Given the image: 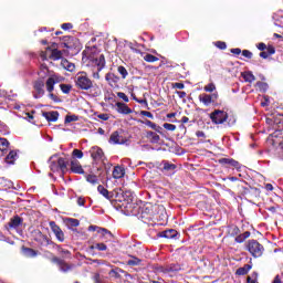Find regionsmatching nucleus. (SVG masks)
<instances>
[{
	"instance_id": "1",
	"label": "nucleus",
	"mask_w": 283,
	"mask_h": 283,
	"mask_svg": "<svg viewBox=\"0 0 283 283\" xmlns=\"http://www.w3.org/2000/svg\"><path fill=\"white\" fill-rule=\"evenodd\" d=\"M156 209H158V207L156 206H149V207H145L142 210L140 213V220L142 222H144V224H147L148 228L145 229L144 232V238H158V231H156V228L154 227H158L156 221L158 217H156Z\"/></svg>"
},
{
	"instance_id": "2",
	"label": "nucleus",
	"mask_w": 283,
	"mask_h": 283,
	"mask_svg": "<svg viewBox=\"0 0 283 283\" xmlns=\"http://www.w3.org/2000/svg\"><path fill=\"white\" fill-rule=\"evenodd\" d=\"M74 83L77 90H82L84 92H88V90H92V87H94V81L90 78L87 72H78L75 75Z\"/></svg>"
},
{
	"instance_id": "3",
	"label": "nucleus",
	"mask_w": 283,
	"mask_h": 283,
	"mask_svg": "<svg viewBox=\"0 0 283 283\" xmlns=\"http://www.w3.org/2000/svg\"><path fill=\"white\" fill-rule=\"evenodd\" d=\"M157 273H163L164 275H168V277H176L180 271H182V265L180 263H168L165 265H157L155 268Z\"/></svg>"
},
{
	"instance_id": "4",
	"label": "nucleus",
	"mask_w": 283,
	"mask_h": 283,
	"mask_svg": "<svg viewBox=\"0 0 283 283\" xmlns=\"http://www.w3.org/2000/svg\"><path fill=\"white\" fill-rule=\"evenodd\" d=\"M245 251H249L252 258H262L264 255V245L258 240L251 239L245 243Z\"/></svg>"
},
{
	"instance_id": "5",
	"label": "nucleus",
	"mask_w": 283,
	"mask_h": 283,
	"mask_svg": "<svg viewBox=\"0 0 283 283\" xmlns=\"http://www.w3.org/2000/svg\"><path fill=\"white\" fill-rule=\"evenodd\" d=\"M214 163H218V165H221V167H223L224 169H241V165L240 161L230 158V157H219L218 155H214Z\"/></svg>"
},
{
	"instance_id": "6",
	"label": "nucleus",
	"mask_w": 283,
	"mask_h": 283,
	"mask_svg": "<svg viewBox=\"0 0 283 283\" xmlns=\"http://www.w3.org/2000/svg\"><path fill=\"white\" fill-rule=\"evenodd\" d=\"M52 264H56L59 271H61V273H70V271H74V268L76 265H74V263H70L67 261H65V259L59 258V256H53L51 259Z\"/></svg>"
},
{
	"instance_id": "7",
	"label": "nucleus",
	"mask_w": 283,
	"mask_h": 283,
	"mask_svg": "<svg viewBox=\"0 0 283 283\" xmlns=\"http://www.w3.org/2000/svg\"><path fill=\"white\" fill-rule=\"evenodd\" d=\"M31 235L34 240V242H38L40 247H53L54 241H52L50 238H48V234H43L41 230H33L31 232Z\"/></svg>"
},
{
	"instance_id": "8",
	"label": "nucleus",
	"mask_w": 283,
	"mask_h": 283,
	"mask_svg": "<svg viewBox=\"0 0 283 283\" xmlns=\"http://www.w3.org/2000/svg\"><path fill=\"white\" fill-rule=\"evenodd\" d=\"M20 227H23V218H21L19 214L13 216L4 226L7 231H19Z\"/></svg>"
},
{
	"instance_id": "9",
	"label": "nucleus",
	"mask_w": 283,
	"mask_h": 283,
	"mask_svg": "<svg viewBox=\"0 0 283 283\" xmlns=\"http://www.w3.org/2000/svg\"><path fill=\"white\" fill-rule=\"evenodd\" d=\"M105 81L108 83L109 87L113 90H119L120 88V77L116 75L115 73H106L105 74Z\"/></svg>"
},
{
	"instance_id": "10",
	"label": "nucleus",
	"mask_w": 283,
	"mask_h": 283,
	"mask_svg": "<svg viewBox=\"0 0 283 283\" xmlns=\"http://www.w3.org/2000/svg\"><path fill=\"white\" fill-rule=\"evenodd\" d=\"M49 227H50L51 231L54 233L57 242H65V233L63 232L61 227H59V224H56V221H50Z\"/></svg>"
},
{
	"instance_id": "11",
	"label": "nucleus",
	"mask_w": 283,
	"mask_h": 283,
	"mask_svg": "<svg viewBox=\"0 0 283 283\" xmlns=\"http://www.w3.org/2000/svg\"><path fill=\"white\" fill-rule=\"evenodd\" d=\"M45 82L43 80H36L33 83V90L35 93H33L34 98H42V96H45Z\"/></svg>"
},
{
	"instance_id": "12",
	"label": "nucleus",
	"mask_w": 283,
	"mask_h": 283,
	"mask_svg": "<svg viewBox=\"0 0 283 283\" xmlns=\"http://www.w3.org/2000/svg\"><path fill=\"white\" fill-rule=\"evenodd\" d=\"M62 41L63 48H66L67 50H74L76 45H78V39L72 36V35H64L60 38Z\"/></svg>"
},
{
	"instance_id": "13",
	"label": "nucleus",
	"mask_w": 283,
	"mask_h": 283,
	"mask_svg": "<svg viewBox=\"0 0 283 283\" xmlns=\"http://www.w3.org/2000/svg\"><path fill=\"white\" fill-rule=\"evenodd\" d=\"M228 118H229V114L227 112L220 111V109L213 111L214 125H222L223 123H227Z\"/></svg>"
},
{
	"instance_id": "14",
	"label": "nucleus",
	"mask_w": 283,
	"mask_h": 283,
	"mask_svg": "<svg viewBox=\"0 0 283 283\" xmlns=\"http://www.w3.org/2000/svg\"><path fill=\"white\" fill-rule=\"evenodd\" d=\"M108 143L111 145H125V138L118 133V130H115L111 134V137L108 139Z\"/></svg>"
},
{
	"instance_id": "15",
	"label": "nucleus",
	"mask_w": 283,
	"mask_h": 283,
	"mask_svg": "<svg viewBox=\"0 0 283 283\" xmlns=\"http://www.w3.org/2000/svg\"><path fill=\"white\" fill-rule=\"evenodd\" d=\"M273 123H274V127L275 129H277L279 132H282L283 129V112L282 113H273Z\"/></svg>"
},
{
	"instance_id": "16",
	"label": "nucleus",
	"mask_w": 283,
	"mask_h": 283,
	"mask_svg": "<svg viewBox=\"0 0 283 283\" xmlns=\"http://www.w3.org/2000/svg\"><path fill=\"white\" fill-rule=\"evenodd\" d=\"M158 238H166V240H174L175 238H178V231L175 229L165 230V231L158 232Z\"/></svg>"
},
{
	"instance_id": "17",
	"label": "nucleus",
	"mask_w": 283,
	"mask_h": 283,
	"mask_svg": "<svg viewBox=\"0 0 283 283\" xmlns=\"http://www.w3.org/2000/svg\"><path fill=\"white\" fill-rule=\"evenodd\" d=\"M104 156L105 153L103 151V148L95 146L91 149V157L93 158V160H103Z\"/></svg>"
},
{
	"instance_id": "18",
	"label": "nucleus",
	"mask_w": 283,
	"mask_h": 283,
	"mask_svg": "<svg viewBox=\"0 0 283 283\" xmlns=\"http://www.w3.org/2000/svg\"><path fill=\"white\" fill-rule=\"evenodd\" d=\"M42 116L48 123H56L59 120V111L42 112Z\"/></svg>"
},
{
	"instance_id": "19",
	"label": "nucleus",
	"mask_w": 283,
	"mask_h": 283,
	"mask_svg": "<svg viewBox=\"0 0 283 283\" xmlns=\"http://www.w3.org/2000/svg\"><path fill=\"white\" fill-rule=\"evenodd\" d=\"M56 83H60L59 76H56V75L50 76V77L46 80V82H45L46 92H49V93L54 92V85H56Z\"/></svg>"
},
{
	"instance_id": "20",
	"label": "nucleus",
	"mask_w": 283,
	"mask_h": 283,
	"mask_svg": "<svg viewBox=\"0 0 283 283\" xmlns=\"http://www.w3.org/2000/svg\"><path fill=\"white\" fill-rule=\"evenodd\" d=\"M117 112L118 114H124L125 116L133 114L134 111L129 108V106L123 102H117L116 103Z\"/></svg>"
},
{
	"instance_id": "21",
	"label": "nucleus",
	"mask_w": 283,
	"mask_h": 283,
	"mask_svg": "<svg viewBox=\"0 0 283 283\" xmlns=\"http://www.w3.org/2000/svg\"><path fill=\"white\" fill-rule=\"evenodd\" d=\"M93 65H95L98 70V72H102L105 67V55L101 54L99 56L92 60Z\"/></svg>"
},
{
	"instance_id": "22",
	"label": "nucleus",
	"mask_w": 283,
	"mask_h": 283,
	"mask_svg": "<svg viewBox=\"0 0 283 283\" xmlns=\"http://www.w3.org/2000/svg\"><path fill=\"white\" fill-rule=\"evenodd\" d=\"M199 101L205 105V107H209L213 103V95L207 94V93H201L199 95Z\"/></svg>"
},
{
	"instance_id": "23",
	"label": "nucleus",
	"mask_w": 283,
	"mask_h": 283,
	"mask_svg": "<svg viewBox=\"0 0 283 283\" xmlns=\"http://www.w3.org/2000/svg\"><path fill=\"white\" fill-rule=\"evenodd\" d=\"M7 165H14L17 160H19V151L18 150H10L6 157Z\"/></svg>"
},
{
	"instance_id": "24",
	"label": "nucleus",
	"mask_w": 283,
	"mask_h": 283,
	"mask_svg": "<svg viewBox=\"0 0 283 283\" xmlns=\"http://www.w3.org/2000/svg\"><path fill=\"white\" fill-rule=\"evenodd\" d=\"M71 171L72 174H80V175L85 174L83 166H81V163L76 159L71 161Z\"/></svg>"
},
{
	"instance_id": "25",
	"label": "nucleus",
	"mask_w": 283,
	"mask_h": 283,
	"mask_svg": "<svg viewBox=\"0 0 283 283\" xmlns=\"http://www.w3.org/2000/svg\"><path fill=\"white\" fill-rule=\"evenodd\" d=\"M113 178L119 180V178H125V168L123 166H115L113 169Z\"/></svg>"
},
{
	"instance_id": "26",
	"label": "nucleus",
	"mask_w": 283,
	"mask_h": 283,
	"mask_svg": "<svg viewBox=\"0 0 283 283\" xmlns=\"http://www.w3.org/2000/svg\"><path fill=\"white\" fill-rule=\"evenodd\" d=\"M146 138L149 140V143H151L153 145H157V143H160V135L155 133V132H151V130H148L146 133Z\"/></svg>"
},
{
	"instance_id": "27",
	"label": "nucleus",
	"mask_w": 283,
	"mask_h": 283,
	"mask_svg": "<svg viewBox=\"0 0 283 283\" xmlns=\"http://www.w3.org/2000/svg\"><path fill=\"white\" fill-rule=\"evenodd\" d=\"M53 248L57 249L59 253L63 256L66 258L67 260H72V252L70 250L63 249L60 244L54 243Z\"/></svg>"
},
{
	"instance_id": "28",
	"label": "nucleus",
	"mask_w": 283,
	"mask_h": 283,
	"mask_svg": "<svg viewBox=\"0 0 283 283\" xmlns=\"http://www.w3.org/2000/svg\"><path fill=\"white\" fill-rule=\"evenodd\" d=\"M49 59L51 61H61V59H63V51H60L59 49L51 50Z\"/></svg>"
},
{
	"instance_id": "29",
	"label": "nucleus",
	"mask_w": 283,
	"mask_h": 283,
	"mask_svg": "<svg viewBox=\"0 0 283 283\" xmlns=\"http://www.w3.org/2000/svg\"><path fill=\"white\" fill-rule=\"evenodd\" d=\"M22 252L25 255V258H36V255H39V251L32 248L22 247Z\"/></svg>"
},
{
	"instance_id": "30",
	"label": "nucleus",
	"mask_w": 283,
	"mask_h": 283,
	"mask_svg": "<svg viewBox=\"0 0 283 283\" xmlns=\"http://www.w3.org/2000/svg\"><path fill=\"white\" fill-rule=\"evenodd\" d=\"M249 238H251V232L245 231V232L237 235L234 239V242H237V244H242V242H245V240H249Z\"/></svg>"
},
{
	"instance_id": "31",
	"label": "nucleus",
	"mask_w": 283,
	"mask_h": 283,
	"mask_svg": "<svg viewBox=\"0 0 283 283\" xmlns=\"http://www.w3.org/2000/svg\"><path fill=\"white\" fill-rule=\"evenodd\" d=\"M275 53V46L273 45H269L266 51H262L259 56H261V59H269V56L273 55Z\"/></svg>"
},
{
	"instance_id": "32",
	"label": "nucleus",
	"mask_w": 283,
	"mask_h": 283,
	"mask_svg": "<svg viewBox=\"0 0 283 283\" xmlns=\"http://www.w3.org/2000/svg\"><path fill=\"white\" fill-rule=\"evenodd\" d=\"M242 78L245 81V83H253L255 81V75H253V72L245 71L241 73Z\"/></svg>"
},
{
	"instance_id": "33",
	"label": "nucleus",
	"mask_w": 283,
	"mask_h": 283,
	"mask_svg": "<svg viewBox=\"0 0 283 283\" xmlns=\"http://www.w3.org/2000/svg\"><path fill=\"white\" fill-rule=\"evenodd\" d=\"M251 269H253V265H251V264H245L244 266L239 268V269L235 271V275H247V274L249 273V271H251Z\"/></svg>"
},
{
	"instance_id": "34",
	"label": "nucleus",
	"mask_w": 283,
	"mask_h": 283,
	"mask_svg": "<svg viewBox=\"0 0 283 283\" xmlns=\"http://www.w3.org/2000/svg\"><path fill=\"white\" fill-rule=\"evenodd\" d=\"M62 67H64V70H66L67 72H74V70H76V65H74V63L67 61V60H62Z\"/></svg>"
},
{
	"instance_id": "35",
	"label": "nucleus",
	"mask_w": 283,
	"mask_h": 283,
	"mask_svg": "<svg viewBox=\"0 0 283 283\" xmlns=\"http://www.w3.org/2000/svg\"><path fill=\"white\" fill-rule=\"evenodd\" d=\"M97 191H98V193H101V196H103L104 198H106V200H112V196H109V190H107V189L105 188V186L99 185V186L97 187Z\"/></svg>"
},
{
	"instance_id": "36",
	"label": "nucleus",
	"mask_w": 283,
	"mask_h": 283,
	"mask_svg": "<svg viewBox=\"0 0 283 283\" xmlns=\"http://www.w3.org/2000/svg\"><path fill=\"white\" fill-rule=\"evenodd\" d=\"M240 233V228H238V226H230L228 228V235H230V238H238Z\"/></svg>"
},
{
	"instance_id": "37",
	"label": "nucleus",
	"mask_w": 283,
	"mask_h": 283,
	"mask_svg": "<svg viewBox=\"0 0 283 283\" xmlns=\"http://www.w3.org/2000/svg\"><path fill=\"white\" fill-rule=\"evenodd\" d=\"M129 258H132V259L127 261L128 266H140L143 260H140L134 255H129Z\"/></svg>"
},
{
	"instance_id": "38",
	"label": "nucleus",
	"mask_w": 283,
	"mask_h": 283,
	"mask_svg": "<svg viewBox=\"0 0 283 283\" xmlns=\"http://www.w3.org/2000/svg\"><path fill=\"white\" fill-rule=\"evenodd\" d=\"M10 147V142L7 138H0V151L6 153Z\"/></svg>"
},
{
	"instance_id": "39",
	"label": "nucleus",
	"mask_w": 283,
	"mask_h": 283,
	"mask_svg": "<svg viewBox=\"0 0 283 283\" xmlns=\"http://www.w3.org/2000/svg\"><path fill=\"white\" fill-rule=\"evenodd\" d=\"M98 233L102 234L103 238H108L109 240H112V238H114V234L112 233V231H109L105 228L98 229Z\"/></svg>"
},
{
	"instance_id": "40",
	"label": "nucleus",
	"mask_w": 283,
	"mask_h": 283,
	"mask_svg": "<svg viewBox=\"0 0 283 283\" xmlns=\"http://www.w3.org/2000/svg\"><path fill=\"white\" fill-rule=\"evenodd\" d=\"M94 249H97V251H107V244H105V243H95L94 245L90 247L91 251H94Z\"/></svg>"
},
{
	"instance_id": "41",
	"label": "nucleus",
	"mask_w": 283,
	"mask_h": 283,
	"mask_svg": "<svg viewBox=\"0 0 283 283\" xmlns=\"http://www.w3.org/2000/svg\"><path fill=\"white\" fill-rule=\"evenodd\" d=\"M57 166L61 169V171H65V169H67V161L65 160V158L60 157L57 159Z\"/></svg>"
},
{
	"instance_id": "42",
	"label": "nucleus",
	"mask_w": 283,
	"mask_h": 283,
	"mask_svg": "<svg viewBox=\"0 0 283 283\" xmlns=\"http://www.w3.org/2000/svg\"><path fill=\"white\" fill-rule=\"evenodd\" d=\"M144 61H146V63H156V61H159V59L151 53H147L144 55Z\"/></svg>"
},
{
	"instance_id": "43",
	"label": "nucleus",
	"mask_w": 283,
	"mask_h": 283,
	"mask_svg": "<svg viewBox=\"0 0 283 283\" xmlns=\"http://www.w3.org/2000/svg\"><path fill=\"white\" fill-rule=\"evenodd\" d=\"M178 166H176L175 164H169V161H164V171H175V169H177Z\"/></svg>"
},
{
	"instance_id": "44",
	"label": "nucleus",
	"mask_w": 283,
	"mask_h": 283,
	"mask_svg": "<svg viewBox=\"0 0 283 283\" xmlns=\"http://www.w3.org/2000/svg\"><path fill=\"white\" fill-rule=\"evenodd\" d=\"M118 74H120L122 78H127L129 76V72H127V69L123 65L117 67Z\"/></svg>"
},
{
	"instance_id": "45",
	"label": "nucleus",
	"mask_w": 283,
	"mask_h": 283,
	"mask_svg": "<svg viewBox=\"0 0 283 283\" xmlns=\"http://www.w3.org/2000/svg\"><path fill=\"white\" fill-rule=\"evenodd\" d=\"M86 181L91 185H98V177L96 175H87Z\"/></svg>"
},
{
	"instance_id": "46",
	"label": "nucleus",
	"mask_w": 283,
	"mask_h": 283,
	"mask_svg": "<svg viewBox=\"0 0 283 283\" xmlns=\"http://www.w3.org/2000/svg\"><path fill=\"white\" fill-rule=\"evenodd\" d=\"M60 90L63 92V94H70V92H72V85L71 84H60Z\"/></svg>"
},
{
	"instance_id": "47",
	"label": "nucleus",
	"mask_w": 283,
	"mask_h": 283,
	"mask_svg": "<svg viewBox=\"0 0 283 283\" xmlns=\"http://www.w3.org/2000/svg\"><path fill=\"white\" fill-rule=\"evenodd\" d=\"M119 273H125V271L117 268L116 270H111L108 275H112L113 277H116L118 280V277H120Z\"/></svg>"
},
{
	"instance_id": "48",
	"label": "nucleus",
	"mask_w": 283,
	"mask_h": 283,
	"mask_svg": "<svg viewBox=\"0 0 283 283\" xmlns=\"http://www.w3.org/2000/svg\"><path fill=\"white\" fill-rule=\"evenodd\" d=\"M76 120H78V116H76V115H66L65 119H64V123L65 124H67V123H76Z\"/></svg>"
},
{
	"instance_id": "49",
	"label": "nucleus",
	"mask_w": 283,
	"mask_h": 283,
	"mask_svg": "<svg viewBox=\"0 0 283 283\" xmlns=\"http://www.w3.org/2000/svg\"><path fill=\"white\" fill-rule=\"evenodd\" d=\"M116 95H114V93H106L105 95H104V101L106 102V103H114V97H115Z\"/></svg>"
},
{
	"instance_id": "50",
	"label": "nucleus",
	"mask_w": 283,
	"mask_h": 283,
	"mask_svg": "<svg viewBox=\"0 0 283 283\" xmlns=\"http://www.w3.org/2000/svg\"><path fill=\"white\" fill-rule=\"evenodd\" d=\"M256 87H259L260 92H266V90H269V84L264 82H256Z\"/></svg>"
},
{
	"instance_id": "51",
	"label": "nucleus",
	"mask_w": 283,
	"mask_h": 283,
	"mask_svg": "<svg viewBox=\"0 0 283 283\" xmlns=\"http://www.w3.org/2000/svg\"><path fill=\"white\" fill-rule=\"evenodd\" d=\"M50 169L51 171H59V161H53L52 158L50 159Z\"/></svg>"
},
{
	"instance_id": "52",
	"label": "nucleus",
	"mask_w": 283,
	"mask_h": 283,
	"mask_svg": "<svg viewBox=\"0 0 283 283\" xmlns=\"http://www.w3.org/2000/svg\"><path fill=\"white\" fill-rule=\"evenodd\" d=\"M72 156L73 158H78V160H81V158H83V153L81 149H73Z\"/></svg>"
},
{
	"instance_id": "53",
	"label": "nucleus",
	"mask_w": 283,
	"mask_h": 283,
	"mask_svg": "<svg viewBox=\"0 0 283 283\" xmlns=\"http://www.w3.org/2000/svg\"><path fill=\"white\" fill-rule=\"evenodd\" d=\"M178 113H168L166 115V118H170L169 119V123H178V119L176 118Z\"/></svg>"
},
{
	"instance_id": "54",
	"label": "nucleus",
	"mask_w": 283,
	"mask_h": 283,
	"mask_svg": "<svg viewBox=\"0 0 283 283\" xmlns=\"http://www.w3.org/2000/svg\"><path fill=\"white\" fill-rule=\"evenodd\" d=\"M66 220H67L70 227H78V224H81V221H78V219L69 218Z\"/></svg>"
},
{
	"instance_id": "55",
	"label": "nucleus",
	"mask_w": 283,
	"mask_h": 283,
	"mask_svg": "<svg viewBox=\"0 0 283 283\" xmlns=\"http://www.w3.org/2000/svg\"><path fill=\"white\" fill-rule=\"evenodd\" d=\"M163 127L164 129H167V132H176V125L174 124L165 123Z\"/></svg>"
},
{
	"instance_id": "56",
	"label": "nucleus",
	"mask_w": 283,
	"mask_h": 283,
	"mask_svg": "<svg viewBox=\"0 0 283 283\" xmlns=\"http://www.w3.org/2000/svg\"><path fill=\"white\" fill-rule=\"evenodd\" d=\"M118 98H122V101H124V103H129V97H127V95L123 92H118L117 93Z\"/></svg>"
},
{
	"instance_id": "57",
	"label": "nucleus",
	"mask_w": 283,
	"mask_h": 283,
	"mask_svg": "<svg viewBox=\"0 0 283 283\" xmlns=\"http://www.w3.org/2000/svg\"><path fill=\"white\" fill-rule=\"evenodd\" d=\"M216 48H218L219 50H224L227 48V42H222V41H217L214 43Z\"/></svg>"
},
{
	"instance_id": "58",
	"label": "nucleus",
	"mask_w": 283,
	"mask_h": 283,
	"mask_svg": "<svg viewBox=\"0 0 283 283\" xmlns=\"http://www.w3.org/2000/svg\"><path fill=\"white\" fill-rule=\"evenodd\" d=\"M171 86H172V90H185L184 83L176 82V83H172Z\"/></svg>"
},
{
	"instance_id": "59",
	"label": "nucleus",
	"mask_w": 283,
	"mask_h": 283,
	"mask_svg": "<svg viewBox=\"0 0 283 283\" xmlns=\"http://www.w3.org/2000/svg\"><path fill=\"white\" fill-rule=\"evenodd\" d=\"M140 116H146V118L154 119V114H151L149 111H140Z\"/></svg>"
},
{
	"instance_id": "60",
	"label": "nucleus",
	"mask_w": 283,
	"mask_h": 283,
	"mask_svg": "<svg viewBox=\"0 0 283 283\" xmlns=\"http://www.w3.org/2000/svg\"><path fill=\"white\" fill-rule=\"evenodd\" d=\"M242 56H244L245 59H253V53L249 50H243Z\"/></svg>"
},
{
	"instance_id": "61",
	"label": "nucleus",
	"mask_w": 283,
	"mask_h": 283,
	"mask_svg": "<svg viewBox=\"0 0 283 283\" xmlns=\"http://www.w3.org/2000/svg\"><path fill=\"white\" fill-rule=\"evenodd\" d=\"M49 98H51V101H53L54 103H60L61 99L59 98V96H56L54 93H49Z\"/></svg>"
},
{
	"instance_id": "62",
	"label": "nucleus",
	"mask_w": 283,
	"mask_h": 283,
	"mask_svg": "<svg viewBox=\"0 0 283 283\" xmlns=\"http://www.w3.org/2000/svg\"><path fill=\"white\" fill-rule=\"evenodd\" d=\"M62 30H72V28H74V24L67 22V23H63L61 25Z\"/></svg>"
},
{
	"instance_id": "63",
	"label": "nucleus",
	"mask_w": 283,
	"mask_h": 283,
	"mask_svg": "<svg viewBox=\"0 0 283 283\" xmlns=\"http://www.w3.org/2000/svg\"><path fill=\"white\" fill-rule=\"evenodd\" d=\"M93 282H94V283H102V281H101V274H99V273H95V274L93 275Z\"/></svg>"
},
{
	"instance_id": "64",
	"label": "nucleus",
	"mask_w": 283,
	"mask_h": 283,
	"mask_svg": "<svg viewBox=\"0 0 283 283\" xmlns=\"http://www.w3.org/2000/svg\"><path fill=\"white\" fill-rule=\"evenodd\" d=\"M203 90H205L206 92H213V83H209L208 85H206V86L203 87Z\"/></svg>"
}]
</instances>
